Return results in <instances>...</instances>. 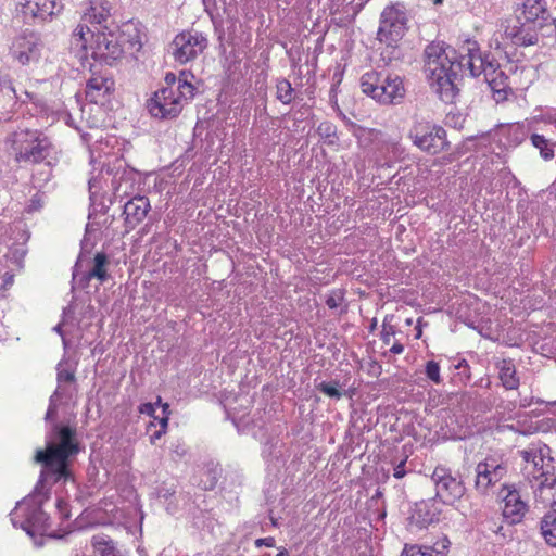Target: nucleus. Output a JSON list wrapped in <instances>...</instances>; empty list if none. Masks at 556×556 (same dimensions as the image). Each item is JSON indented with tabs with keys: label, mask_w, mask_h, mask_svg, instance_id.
Wrapping results in <instances>:
<instances>
[{
	"label": "nucleus",
	"mask_w": 556,
	"mask_h": 556,
	"mask_svg": "<svg viewBox=\"0 0 556 556\" xmlns=\"http://www.w3.org/2000/svg\"><path fill=\"white\" fill-rule=\"evenodd\" d=\"M150 427H155V424H154L153 421H152V422H150L149 428H150Z\"/></svg>",
	"instance_id": "nucleus-48"
},
{
	"label": "nucleus",
	"mask_w": 556,
	"mask_h": 556,
	"mask_svg": "<svg viewBox=\"0 0 556 556\" xmlns=\"http://www.w3.org/2000/svg\"><path fill=\"white\" fill-rule=\"evenodd\" d=\"M503 501L504 505L502 510L504 519L510 525L521 522L527 513L528 506L521 500L519 492L514 489H507V493Z\"/></svg>",
	"instance_id": "nucleus-18"
},
{
	"label": "nucleus",
	"mask_w": 556,
	"mask_h": 556,
	"mask_svg": "<svg viewBox=\"0 0 556 556\" xmlns=\"http://www.w3.org/2000/svg\"><path fill=\"white\" fill-rule=\"evenodd\" d=\"M276 556H288V551L286 548H281Z\"/></svg>",
	"instance_id": "nucleus-45"
},
{
	"label": "nucleus",
	"mask_w": 556,
	"mask_h": 556,
	"mask_svg": "<svg viewBox=\"0 0 556 556\" xmlns=\"http://www.w3.org/2000/svg\"><path fill=\"white\" fill-rule=\"evenodd\" d=\"M507 473V467L497 463L493 457H486L477 464L475 488L480 493H486L490 488L498 483Z\"/></svg>",
	"instance_id": "nucleus-14"
},
{
	"label": "nucleus",
	"mask_w": 556,
	"mask_h": 556,
	"mask_svg": "<svg viewBox=\"0 0 556 556\" xmlns=\"http://www.w3.org/2000/svg\"><path fill=\"white\" fill-rule=\"evenodd\" d=\"M17 7L25 20L46 21L54 14L55 0H17Z\"/></svg>",
	"instance_id": "nucleus-17"
},
{
	"label": "nucleus",
	"mask_w": 556,
	"mask_h": 556,
	"mask_svg": "<svg viewBox=\"0 0 556 556\" xmlns=\"http://www.w3.org/2000/svg\"><path fill=\"white\" fill-rule=\"evenodd\" d=\"M522 458L526 462L532 460L534 464L533 480L538 482V492L541 500L549 505H556V471L555 467L544 459L533 456L531 452L523 451Z\"/></svg>",
	"instance_id": "nucleus-10"
},
{
	"label": "nucleus",
	"mask_w": 556,
	"mask_h": 556,
	"mask_svg": "<svg viewBox=\"0 0 556 556\" xmlns=\"http://www.w3.org/2000/svg\"><path fill=\"white\" fill-rule=\"evenodd\" d=\"M115 89V80L109 72L90 68V77L85 88V96L89 102L104 105L112 100Z\"/></svg>",
	"instance_id": "nucleus-13"
},
{
	"label": "nucleus",
	"mask_w": 556,
	"mask_h": 556,
	"mask_svg": "<svg viewBox=\"0 0 556 556\" xmlns=\"http://www.w3.org/2000/svg\"><path fill=\"white\" fill-rule=\"evenodd\" d=\"M276 543V540L274 536H267L255 540V546H266V547H274Z\"/></svg>",
	"instance_id": "nucleus-39"
},
{
	"label": "nucleus",
	"mask_w": 556,
	"mask_h": 556,
	"mask_svg": "<svg viewBox=\"0 0 556 556\" xmlns=\"http://www.w3.org/2000/svg\"><path fill=\"white\" fill-rule=\"evenodd\" d=\"M166 433L165 430H162V429H159L156 431H154L151 435H150V442L151 444H155V442L157 440H160L164 434Z\"/></svg>",
	"instance_id": "nucleus-42"
},
{
	"label": "nucleus",
	"mask_w": 556,
	"mask_h": 556,
	"mask_svg": "<svg viewBox=\"0 0 556 556\" xmlns=\"http://www.w3.org/2000/svg\"><path fill=\"white\" fill-rule=\"evenodd\" d=\"M518 11L519 18L538 24L540 27L551 18L546 0H521Z\"/></svg>",
	"instance_id": "nucleus-16"
},
{
	"label": "nucleus",
	"mask_w": 556,
	"mask_h": 556,
	"mask_svg": "<svg viewBox=\"0 0 556 556\" xmlns=\"http://www.w3.org/2000/svg\"><path fill=\"white\" fill-rule=\"evenodd\" d=\"M431 480L435 485V495L444 504L453 505L466 493L465 483L454 477L451 469L443 465H438L434 468Z\"/></svg>",
	"instance_id": "nucleus-11"
},
{
	"label": "nucleus",
	"mask_w": 556,
	"mask_h": 556,
	"mask_svg": "<svg viewBox=\"0 0 556 556\" xmlns=\"http://www.w3.org/2000/svg\"><path fill=\"white\" fill-rule=\"evenodd\" d=\"M139 413L147 416H154L155 413V404L153 403H143L138 408Z\"/></svg>",
	"instance_id": "nucleus-38"
},
{
	"label": "nucleus",
	"mask_w": 556,
	"mask_h": 556,
	"mask_svg": "<svg viewBox=\"0 0 556 556\" xmlns=\"http://www.w3.org/2000/svg\"><path fill=\"white\" fill-rule=\"evenodd\" d=\"M407 457L402 459L393 469V477L396 479H402L406 475L405 466H406Z\"/></svg>",
	"instance_id": "nucleus-37"
},
{
	"label": "nucleus",
	"mask_w": 556,
	"mask_h": 556,
	"mask_svg": "<svg viewBox=\"0 0 556 556\" xmlns=\"http://www.w3.org/2000/svg\"><path fill=\"white\" fill-rule=\"evenodd\" d=\"M50 518L40 508L33 511V514L26 519L23 529L30 535L36 534L45 535L50 530Z\"/></svg>",
	"instance_id": "nucleus-21"
},
{
	"label": "nucleus",
	"mask_w": 556,
	"mask_h": 556,
	"mask_svg": "<svg viewBox=\"0 0 556 556\" xmlns=\"http://www.w3.org/2000/svg\"><path fill=\"white\" fill-rule=\"evenodd\" d=\"M79 453L76 429L68 425L53 426L45 448L36 451L34 460L41 466L40 479L53 483L72 479L71 458Z\"/></svg>",
	"instance_id": "nucleus-2"
},
{
	"label": "nucleus",
	"mask_w": 556,
	"mask_h": 556,
	"mask_svg": "<svg viewBox=\"0 0 556 556\" xmlns=\"http://www.w3.org/2000/svg\"><path fill=\"white\" fill-rule=\"evenodd\" d=\"M38 38L34 33H24L17 36L12 43V53L25 65L30 61L31 54L37 51Z\"/></svg>",
	"instance_id": "nucleus-19"
},
{
	"label": "nucleus",
	"mask_w": 556,
	"mask_h": 556,
	"mask_svg": "<svg viewBox=\"0 0 556 556\" xmlns=\"http://www.w3.org/2000/svg\"><path fill=\"white\" fill-rule=\"evenodd\" d=\"M56 510H58L61 519L70 518L68 504L64 500L60 498L56 501Z\"/></svg>",
	"instance_id": "nucleus-34"
},
{
	"label": "nucleus",
	"mask_w": 556,
	"mask_h": 556,
	"mask_svg": "<svg viewBox=\"0 0 556 556\" xmlns=\"http://www.w3.org/2000/svg\"><path fill=\"white\" fill-rule=\"evenodd\" d=\"M425 74L431 88L445 103L454 102L457 88L454 84L456 73L454 63L448 59L445 50L439 43H430L425 49Z\"/></svg>",
	"instance_id": "nucleus-3"
},
{
	"label": "nucleus",
	"mask_w": 556,
	"mask_h": 556,
	"mask_svg": "<svg viewBox=\"0 0 556 556\" xmlns=\"http://www.w3.org/2000/svg\"><path fill=\"white\" fill-rule=\"evenodd\" d=\"M368 135L372 140H378L382 137V132L377 129H369Z\"/></svg>",
	"instance_id": "nucleus-44"
},
{
	"label": "nucleus",
	"mask_w": 556,
	"mask_h": 556,
	"mask_svg": "<svg viewBox=\"0 0 556 556\" xmlns=\"http://www.w3.org/2000/svg\"><path fill=\"white\" fill-rule=\"evenodd\" d=\"M317 131L320 136H325V137H331V136H334L336 135V128L334 126L329 123V122H324L321 123L318 128H317Z\"/></svg>",
	"instance_id": "nucleus-33"
},
{
	"label": "nucleus",
	"mask_w": 556,
	"mask_h": 556,
	"mask_svg": "<svg viewBox=\"0 0 556 556\" xmlns=\"http://www.w3.org/2000/svg\"><path fill=\"white\" fill-rule=\"evenodd\" d=\"M51 148L49 139L37 130L26 129L13 135L12 149L16 163L39 164L49 156Z\"/></svg>",
	"instance_id": "nucleus-7"
},
{
	"label": "nucleus",
	"mask_w": 556,
	"mask_h": 556,
	"mask_svg": "<svg viewBox=\"0 0 556 556\" xmlns=\"http://www.w3.org/2000/svg\"><path fill=\"white\" fill-rule=\"evenodd\" d=\"M53 409L50 407L47 412V416L46 418L48 419L50 417V415L52 414Z\"/></svg>",
	"instance_id": "nucleus-46"
},
{
	"label": "nucleus",
	"mask_w": 556,
	"mask_h": 556,
	"mask_svg": "<svg viewBox=\"0 0 556 556\" xmlns=\"http://www.w3.org/2000/svg\"><path fill=\"white\" fill-rule=\"evenodd\" d=\"M173 46L175 60L186 64L204 52L207 48V38L201 33L185 30L175 36Z\"/></svg>",
	"instance_id": "nucleus-12"
},
{
	"label": "nucleus",
	"mask_w": 556,
	"mask_h": 556,
	"mask_svg": "<svg viewBox=\"0 0 556 556\" xmlns=\"http://www.w3.org/2000/svg\"><path fill=\"white\" fill-rule=\"evenodd\" d=\"M498 378L506 390H517L520 384L515 364L511 359H502L496 365Z\"/></svg>",
	"instance_id": "nucleus-22"
},
{
	"label": "nucleus",
	"mask_w": 556,
	"mask_h": 556,
	"mask_svg": "<svg viewBox=\"0 0 556 556\" xmlns=\"http://www.w3.org/2000/svg\"><path fill=\"white\" fill-rule=\"evenodd\" d=\"M362 91L382 104L400 103L406 93L403 79L397 75L382 76L376 71L365 73L361 78Z\"/></svg>",
	"instance_id": "nucleus-6"
},
{
	"label": "nucleus",
	"mask_w": 556,
	"mask_h": 556,
	"mask_svg": "<svg viewBox=\"0 0 556 556\" xmlns=\"http://www.w3.org/2000/svg\"><path fill=\"white\" fill-rule=\"evenodd\" d=\"M338 387L339 383L337 381L332 383L321 382L318 386V390L330 397L340 399L342 396V393L339 391Z\"/></svg>",
	"instance_id": "nucleus-31"
},
{
	"label": "nucleus",
	"mask_w": 556,
	"mask_h": 556,
	"mask_svg": "<svg viewBox=\"0 0 556 556\" xmlns=\"http://www.w3.org/2000/svg\"><path fill=\"white\" fill-rule=\"evenodd\" d=\"M394 334H395V329L393 326L383 325L382 331H381V340L383 341V343L389 344L391 337H393Z\"/></svg>",
	"instance_id": "nucleus-35"
},
{
	"label": "nucleus",
	"mask_w": 556,
	"mask_h": 556,
	"mask_svg": "<svg viewBox=\"0 0 556 556\" xmlns=\"http://www.w3.org/2000/svg\"><path fill=\"white\" fill-rule=\"evenodd\" d=\"M413 143L424 152L435 155L450 146L446 131L442 126L430 122H417L409 130Z\"/></svg>",
	"instance_id": "nucleus-8"
},
{
	"label": "nucleus",
	"mask_w": 556,
	"mask_h": 556,
	"mask_svg": "<svg viewBox=\"0 0 556 556\" xmlns=\"http://www.w3.org/2000/svg\"><path fill=\"white\" fill-rule=\"evenodd\" d=\"M113 5L110 0H89L81 22L72 35V43L75 49L83 52V58L104 62L113 65L122 59L124 51L122 43L113 33L93 31L88 26L103 25L112 15Z\"/></svg>",
	"instance_id": "nucleus-1"
},
{
	"label": "nucleus",
	"mask_w": 556,
	"mask_h": 556,
	"mask_svg": "<svg viewBox=\"0 0 556 556\" xmlns=\"http://www.w3.org/2000/svg\"><path fill=\"white\" fill-rule=\"evenodd\" d=\"M144 33L141 24L137 21L129 20L119 27V39L123 43L129 45L131 49L139 51L142 47Z\"/></svg>",
	"instance_id": "nucleus-20"
},
{
	"label": "nucleus",
	"mask_w": 556,
	"mask_h": 556,
	"mask_svg": "<svg viewBox=\"0 0 556 556\" xmlns=\"http://www.w3.org/2000/svg\"><path fill=\"white\" fill-rule=\"evenodd\" d=\"M530 141L532 146L539 150L540 155L545 161L553 160L555 156L554 148L556 147L555 142L546 139L543 135L532 134L530 136Z\"/></svg>",
	"instance_id": "nucleus-26"
},
{
	"label": "nucleus",
	"mask_w": 556,
	"mask_h": 556,
	"mask_svg": "<svg viewBox=\"0 0 556 556\" xmlns=\"http://www.w3.org/2000/svg\"><path fill=\"white\" fill-rule=\"evenodd\" d=\"M58 381L59 382H74L75 381V374L72 370H60L58 372Z\"/></svg>",
	"instance_id": "nucleus-36"
},
{
	"label": "nucleus",
	"mask_w": 556,
	"mask_h": 556,
	"mask_svg": "<svg viewBox=\"0 0 556 556\" xmlns=\"http://www.w3.org/2000/svg\"><path fill=\"white\" fill-rule=\"evenodd\" d=\"M407 30V17L405 12L394 5L387 7L380 18L377 38L388 47H395Z\"/></svg>",
	"instance_id": "nucleus-9"
},
{
	"label": "nucleus",
	"mask_w": 556,
	"mask_h": 556,
	"mask_svg": "<svg viewBox=\"0 0 556 556\" xmlns=\"http://www.w3.org/2000/svg\"><path fill=\"white\" fill-rule=\"evenodd\" d=\"M345 301V292L343 289L331 290L326 298V305L330 309H337L343 305Z\"/></svg>",
	"instance_id": "nucleus-29"
},
{
	"label": "nucleus",
	"mask_w": 556,
	"mask_h": 556,
	"mask_svg": "<svg viewBox=\"0 0 556 556\" xmlns=\"http://www.w3.org/2000/svg\"><path fill=\"white\" fill-rule=\"evenodd\" d=\"M401 556H444L431 546L405 545Z\"/></svg>",
	"instance_id": "nucleus-28"
},
{
	"label": "nucleus",
	"mask_w": 556,
	"mask_h": 556,
	"mask_svg": "<svg viewBox=\"0 0 556 556\" xmlns=\"http://www.w3.org/2000/svg\"><path fill=\"white\" fill-rule=\"evenodd\" d=\"M151 208L150 201L147 197L137 195L127 201L124 205V222L127 229H135L144 220Z\"/></svg>",
	"instance_id": "nucleus-15"
},
{
	"label": "nucleus",
	"mask_w": 556,
	"mask_h": 556,
	"mask_svg": "<svg viewBox=\"0 0 556 556\" xmlns=\"http://www.w3.org/2000/svg\"><path fill=\"white\" fill-rule=\"evenodd\" d=\"M109 258L105 253L98 252L93 257V267L88 271L87 278H96L101 283L109 278L108 274Z\"/></svg>",
	"instance_id": "nucleus-24"
},
{
	"label": "nucleus",
	"mask_w": 556,
	"mask_h": 556,
	"mask_svg": "<svg viewBox=\"0 0 556 556\" xmlns=\"http://www.w3.org/2000/svg\"><path fill=\"white\" fill-rule=\"evenodd\" d=\"M276 97L283 104H289L294 99V89L288 79H279L276 84Z\"/></svg>",
	"instance_id": "nucleus-27"
},
{
	"label": "nucleus",
	"mask_w": 556,
	"mask_h": 556,
	"mask_svg": "<svg viewBox=\"0 0 556 556\" xmlns=\"http://www.w3.org/2000/svg\"><path fill=\"white\" fill-rule=\"evenodd\" d=\"M101 556H121L118 552L111 545L105 544L102 548Z\"/></svg>",
	"instance_id": "nucleus-41"
},
{
	"label": "nucleus",
	"mask_w": 556,
	"mask_h": 556,
	"mask_svg": "<svg viewBox=\"0 0 556 556\" xmlns=\"http://www.w3.org/2000/svg\"><path fill=\"white\" fill-rule=\"evenodd\" d=\"M468 53L463 56L462 62L467 66L470 75L478 77L483 74L489 84L493 98L496 102H503L513 94V88L509 86L508 77L492 62H488L481 54L477 42H468Z\"/></svg>",
	"instance_id": "nucleus-5"
},
{
	"label": "nucleus",
	"mask_w": 556,
	"mask_h": 556,
	"mask_svg": "<svg viewBox=\"0 0 556 556\" xmlns=\"http://www.w3.org/2000/svg\"><path fill=\"white\" fill-rule=\"evenodd\" d=\"M191 78L193 75L190 72L181 71L176 88L163 87L157 90L148 104L151 115L163 119L176 118L185 104L194 98L195 87Z\"/></svg>",
	"instance_id": "nucleus-4"
},
{
	"label": "nucleus",
	"mask_w": 556,
	"mask_h": 556,
	"mask_svg": "<svg viewBox=\"0 0 556 556\" xmlns=\"http://www.w3.org/2000/svg\"><path fill=\"white\" fill-rule=\"evenodd\" d=\"M403 351H404V346H403V344H401L399 342H395L390 348V352L393 353V354H401V353H403Z\"/></svg>",
	"instance_id": "nucleus-43"
},
{
	"label": "nucleus",
	"mask_w": 556,
	"mask_h": 556,
	"mask_svg": "<svg viewBox=\"0 0 556 556\" xmlns=\"http://www.w3.org/2000/svg\"><path fill=\"white\" fill-rule=\"evenodd\" d=\"M162 410L163 416L161 418H155V420H157L160 429L167 431L170 415L169 405L167 403L162 404Z\"/></svg>",
	"instance_id": "nucleus-32"
},
{
	"label": "nucleus",
	"mask_w": 556,
	"mask_h": 556,
	"mask_svg": "<svg viewBox=\"0 0 556 556\" xmlns=\"http://www.w3.org/2000/svg\"><path fill=\"white\" fill-rule=\"evenodd\" d=\"M156 404H161V397L160 396L157 397Z\"/></svg>",
	"instance_id": "nucleus-49"
},
{
	"label": "nucleus",
	"mask_w": 556,
	"mask_h": 556,
	"mask_svg": "<svg viewBox=\"0 0 556 556\" xmlns=\"http://www.w3.org/2000/svg\"><path fill=\"white\" fill-rule=\"evenodd\" d=\"M505 34L506 37L510 38L511 42L518 47L534 46L539 41L536 33L522 27H514L513 29L507 28Z\"/></svg>",
	"instance_id": "nucleus-23"
},
{
	"label": "nucleus",
	"mask_w": 556,
	"mask_h": 556,
	"mask_svg": "<svg viewBox=\"0 0 556 556\" xmlns=\"http://www.w3.org/2000/svg\"><path fill=\"white\" fill-rule=\"evenodd\" d=\"M541 531L545 542L556 547V509L545 514L541 521Z\"/></svg>",
	"instance_id": "nucleus-25"
},
{
	"label": "nucleus",
	"mask_w": 556,
	"mask_h": 556,
	"mask_svg": "<svg viewBox=\"0 0 556 556\" xmlns=\"http://www.w3.org/2000/svg\"><path fill=\"white\" fill-rule=\"evenodd\" d=\"M425 372L429 380L434 382L435 384H440L442 382V378L440 375V365L435 361H428L425 366Z\"/></svg>",
	"instance_id": "nucleus-30"
},
{
	"label": "nucleus",
	"mask_w": 556,
	"mask_h": 556,
	"mask_svg": "<svg viewBox=\"0 0 556 556\" xmlns=\"http://www.w3.org/2000/svg\"><path fill=\"white\" fill-rule=\"evenodd\" d=\"M179 76L177 77L174 73H167L165 75V87L176 88L178 85Z\"/></svg>",
	"instance_id": "nucleus-40"
},
{
	"label": "nucleus",
	"mask_w": 556,
	"mask_h": 556,
	"mask_svg": "<svg viewBox=\"0 0 556 556\" xmlns=\"http://www.w3.org/2000/svg\"><path fill=\"white\" fill-rule=\"evenodd\" d=\"M442 1H443V0H434V3H435V4H440V3H442Z\"/></svg>",
	"instance_id": "nucleus-47"
}]
</instances>
